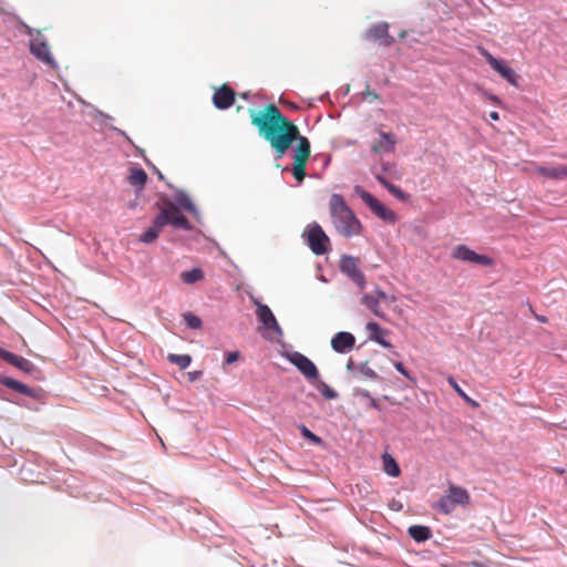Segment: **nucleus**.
I'll return each instance as SVG.
<instances>
[{
    "mask_svg": "<svg viewBox=\"0 0 567 567\" xmlns=\"http://www.w3.org/2000/svg\"><path fill=\"white\" fill-rule=\"evenodd\" d=\"M401 38H404L405 37V31H403L401 34H400Z\"/></svg>",
    "mask_w": 567,
    "mask_h": 567,
    "instance_id": "8fccbe9b",
    "label": "nucleus"
},
{
    "mask_svg": "<svg viewBox=\"0 0 567 567\" xmlns=\"http://www.w3.org/2000/svg\"><path fill=\"white\" fill-rule=\"evenodd\" d=\"M316 388L322 394V396L327 400H333L338 396V393L331 389L326 382L317 380Z\"/></svg>",
    "mask_w": 567,
    "mask_h": 567,
    "instance_id": "cd10ccee",
    "label": "nucleus"
},
{
    "mask_svg": "<svg viewBox=\"0 0 567 567\" xmlns=\"http://www.w3.org/2000/svg\"><path fill=\"white\" fill-rule=\"evenodd\" d=\"M536 319H537L539 322H543V323L547 322V318H546V317H544V316H536Z\"/></svg>",
    "mask_w": 567,
    "mask_h": 567,
    "instance_id": "c03bdc74",
    "label": "nucleus"
},
{
    "mask_svg": "<svg viewBox=\"0 0 567 567\" xmlns=\"http://www.w3.org/2000/svg\"><path fill=\"white\" fill-rule=\"evenodd\" d=\"M157 239L156 233L151 229H146L140 237V240L144 244H151Z\"/></svg>",
    "mask_w": 567,
    "mask_h": 567,
    "instance_id": "473e14b6",
    "label": "nucleus"
},
{
    "mask_svg": "<svg viewBox=\"0 0 567 567\" xmlns=\"http://www.w3.org/2000/svg\"><path fill=\"white\" fill-rule=\"evenodd\" d=\"M365 39L374 42H379L383 47H390L393 44L394 39L389 34V24L381 22L372 25L365 32Z\"/></svg>",
    "mask_w": 567,
    "mask_h": 567,
    "instance_id": "f8f14e48",
    "label": "nucleus"
},
{
    "mask_svg": "<svg viewBox=\"0 0 567 567\" xmlns=\"http://www.w3.org/2000/svg\"><path fill=\"white\" fill-rule=\"evenodd\" d=\"M377 181L383 185L388 190H389V187H392L393 184L390 183L389 181H386L382 175H377Z\"/></svg>",
    "mask_w": 567,
    "mask_h": 567,
    "instance_id": "e433bc0d",
    "label": "nucleus"
},
{
    "mask_svg": "<svg viewBox=\"0 0 567 567\" xmlns=\"http://www.w3.org/2000/svg\"><path fill=\"white\" fill-rule=\"evenodd\" d=\"M450 385L455 390V392L461 396L463 398L466 402L471 403L473 406H476L477 403L475 401H473L472 399H470L466 393L460 388V385L457 384V382L454 380L453 377H450L447 379Z\"/></svg>",
    "mask_w": 567,
    "mask_h": 567,
    "instance_id": "7c9ffc66",
    "label": "nucleus"
},
{
    "mask_svg": "<svg viewBox=\"0 0 567 567\" xmlns=\"http://www.w3.org/2000/svg\"><path fill=\"white\" fill-rule=\"evenodd\" d=\"M257 317L262 324L271 330H275L276 332L280 333L281 329L270 310V308L267 305L257 303Z\"/></svg>",
    "mask_w": 567,
    "mask_h": 567,
    "instance_id": "dca6fc26",
    "label": "nucleus"
},
{
    "mask_svg": "<svg viewBox=\"0 0 567 567\" xmlns=\"http://www.w3.org/2000/svg\"><path fill=\"white\" fill-rule=\"evenodd\" d=\"M362 303L369 308L377 317L384 319V313L380 309L379 298L373 295H364Z\"/></svg>",
    "mask_w": 567,
    "mask_h": 567,
    "instance_id": "b1692460",
    "label": "nucleus"
},
{
    "mask_svg": "<svg viewBox=\"0 0 567 567\" xmlns=\"http://www.w3.org/2000/svg\"><path fill=\"white\" fill-rule=\"evenodd\" d=\"M389 192L394 195L396 198L399 199H404L405 198V194L403 193L402 189H400L398 186H395L393 184L392 187H389Z\"/></svg>",
    "mask_w": 567,
    "mask_h": 567,
    "instance_id": "72a5a7b5",
    "label": "nucleus"
},
{
    "mask_svg": "<svg viewBox=\"0 0 567 567\" xmlns=\"http://www.w3.org/2000/svg\"><path fill=\"white\" fill-rule=\"evenodd\" d=\"M157 175H158L159 179H164V176H163V174L159 171H157Z\"/></svg>",
    "mask_w": 567,
    "mask_h": 567,
    "instance_id": "a18cd8bd",
    "label": "nucleus"
},
{
    "mask_svg": "<svg viewBox=\"0 0 567 567\" xmlns=\"http://www.w3.org/2000/svg\"><path fill=\"white\" fill-rule=\"evenodd\" d=\"M367 330L370 333V339L378 342L380 346L384 348H392V344L385 340V336H388V330L380 327L377 322H368L367 323Z\"/></svg>",
    "mask_w": 567,
    "mask_h": 567,
    "instance_id": "f3484780",
    "label": "nucleus"
},
{
    "mask_svg": "<svg viewBox=\"0 0 567 567\" xmlns=\"http://www.w3.org/2000/svg\"><path fill=\"white\" fill-rule=\"evenodd\" d=\"M470 503L468 492L461 487L451 484L447 492L442 496L434 505L433 508L441 512L442 514L449 515L458 505L465 506Z\"/></svg>",
    "mask_w": 567,
    "mask_h": 567,
    "instance_id": "7ed1b4c3",
    "label": "nucleus"
},
{
    "mask_svg": "<svg viewBox=\"0 0 567 567\" xmlns=\"http://www.w3.org/2000/svg\"><path fill=\"white\" fill-rule=\"evenodd\" d=\"M181 278L185 284H195L204 278V272L199 268H194L181 274Z\"/></svg>",
    "mask_w": 567,
    "mask_h": 567,
    "instance_id": "a878e982",
    "label": "nucleus"
},
{
    "mask_svg": "<svg viewBox=\"0 0 567 567\" xmlns=\"http://www.w3.org/2000/svg\"><path fill=\"white\" fill-rule=\"evenodd\" d=\"M30 51L38 60H40L44 64L53 69L58 68V64L50 51V45L40 33L31 39Z\"/></svg>",
    "mask_w": 567,
    "mask_h": 567,
    "instance_id": "1a4fd4ad",
    "label": "nucleus"
},
{
    "mask_svg": "<svg viewBox=\"0 0 567 567\" xmlns=\"http://www.w3.org/2000/svg\"><path fill=\"white\" fill-rule=\"evenodd\" d=\"M184 320L186 324L192 329H199L202 327L200 318L190 312L184 313Z\"/></svg>",
    "mask_w": 567,
    "mask_h": 567,
    "instance_id": "2f4dec72",
    "label": "nucleus"
},
{
    "mask_svg": "<svg viewBox=\"0 0 567 567\" xmlns=\"http://www.w3.org/2000/svg\"><path fill=\"white\" fill-rule=\"evenodd\" d=\"M365 95H368L371 100H379L380 99V95L373 91H370V90H367V92L364 93Z\"/></svg>",
    "mask_w": 567,
    "mask_h": 567,
    "instance_id": "a19ab883",
    "label": "nucleus"
},
{
    "mask_svg": "<svg viewBox=\"0 0 567 567\" xmlns=\"http://www.w3.org/2000/svg\"><path fill=\"white\" fill-rule=\"evenodd\" d=\"M355 194L364 202L371 212L384 221L394 223L395 214L388 209L378 198L364 190L361 186L354 187Z\"/></svg>",
    "mask_w": 567,
    "mask_h": 567,
    "instance_id": "39448f33",
    "label": "nucleus"
},
{
    "mask_svg": "<svg viewBox=\"0 0 567 567\" xmlns=\"http://www.w3.org/2000/svg\"><path fill=\"white\" fill-rule=\"evenodd\" d=\"M176 205L188 213H196V207L185 192L178 190L175 195Z\"/></svg>",
    "mask_w": 567,
    "mask_h": 567,
    "instance_id": "393cba45",
    "label": "nucleus"
},
{
    "mask_svg": "<svg viewBox=\"0 0 567 567\" xmlns=\"http://www.w3.org/2000/svg\"><path fill=\"white\" fill-rule=\"evenodd\" d=\"M238 359H239V352H237V351L229 352L226 355L225 363L231 364V363L236 362Z\"/></svg>",
    "mask_w": 567,
    "mask_h": 567,
    "instance_id": "f704fd0d",
    "label": "nucleus"
},
{
    "mask_svg": "<svg viewBox=\"0 0 567 567\" xmlns=\"http://www.w3.org/2000/svg\"><path fill=\"white\" fill-rule=\"evenodd\" d=\"M452 257L454 259H458L462 261H467V262L477 264V265L487 266V267L493 265L492 258H489L486 255H480V254L475 252L474 250L470 249L465 245L456 246L452 252Z\"/></svg>",
    "mask_w": 567,
    "mask_h": 567,
    "instance_id": "9b49d317",
    "label": "nucleus"
},
{
    "mask_svg": "<svg viewBox=\"0 0 567 567\" xmlns=\"http://www.w3.org/2000/svg\"><path fill=\"white\" fill-rule=\"evenodd\" d=\"M377 181L383 185L388 190H389V187H392L393 184L390 183L389 181H386L382 175H377Z\"/></svg>",
    "mask_w": 567,
    "mask_h": 567,
    "instance_id": "58836bf2",
    "label": "nucleus"
},
{
    "mask_svg": "<svg viewBox=\"0 0 567 567\" xmlns=\"http://www.w3.org/2000/svg\"><path fill=\"white\" fill-rule=\"evenodd\" d=\"M535 172L539 175L550 179H565L567 178V166L559 165L557 167H543L535 166Z\"/></svg>",
    "mask_w": 567,
    "mask_h": 567,
    "instance_id": "aec40b11",
    "label": "nucleus"
},
{
    "mask_svg": "<svg viewBox=\"0 0 567 567\" xmlns=\"http://www.w3.org/2000/svg\"><path fill=\"white\" fill-rule=\"evenodd\" d=\"M377 181L383 185L388 190H389V187H392L393 184L390 183L389 181H386L382 175H377Z\"/></svg>",
    "mask_w": 567,
    "mask_h": 567,
    "instance_id": "4c0bfd02",
    "label": "nucleus"
},
{
    "mask_svg": "<svg viewBox=\"0 0 567 567\" xmlns=\"http://www.w3.org/2000/svg\"><path fill=\"white\" fill-rule=\"evenodd\" d=\"M164 214H158L155 219L153 220L152 226L148 228L153 233H156V236L161 234L162 229L166 226V219Z\"/></svg>",
    "mask_w": 567,
    "mask_h": 567,
    "instance_id": "c756f323",
    "label": "nucleus"
},
{
    "mask_svg": "<svg viewBox=\"0 0 567 567\" xmlns=\"http://www.w3.org/2000/svg\"><path fill=\"white\" fill-rule=\"evenodd\" d=\"M355 338L350 332H338L331 339V347L336 352L344 353L354 347Z\"/></svg>",
    "mask_w": 567,
    "mask_h": 567,
    "instance_id": "2eb2a0df",
    "label": "nucleus"
},
{
    "mask_svg": "<svg viewBox=\"0 0 567 567\" xmlns=\"http://www.w3.org/2000/svg\"><path fill=\"white\" fill-rule=\"evenodd\" d=\"M235 102V92L228 85H221L213 95V103L219 110L229 109Z\"/></svg>",
    "mask_w": 567,
    "mask_h": 567,
    "instance_id": "ddd939ff",
    "label": "nucleus"
},
{
    "mask_svg": "<svg viewBox=\"0 0 567 567\" xmlns=\"http://www.w3.org/2000/svg\"><path fill=\"white\" fill-rule=\"evenodd\" d=\"M128 182L133 186H137L140 189H143L147 182V174L142 168L133 167L130 171Z\"/></svg>",
    "mask_w": 567,
    "mask_h": 567,
    "instance_id": "4be33fe9",
    "label": "nucleus"
},
{
    "mask_svg": "<svg viewBox=\"0 0 567 567\" xmlns=\"http://www.w3.org/2000/svg\"><path fill=\"white\" fill-rule=\"evenodd\" d=\"M395 369L401 373L403 374L404 377H406L408 379H411L409 372L406 371V369L404 368L403 363L402 362H396L394 364Z\"/></svg>",
    "mask_w": 567,
    "mask_h": 567,
    "instance_id": "c9c22d12",
    "label": "nucleus"
},
{
    "mask_svg": "<svg viewBox=\"0 0 567 567\" xmlns=\"http://www.w3.org/2000/svg\"><path fill=\"white\" fill-rule=\"evenodd\" d=\"M288 361L309 381L319 379V371L315 363L305 354L293 351L287 354Z\"/></svg>",
    "mask_w": 567,
    "mask_h": 567,
    "instance_id": "0eeeda50",
    "label": "nucleus"
},
{
    "mask_svg": "<svg viewBox=\"0 0 567 567\" xmlns=\"http://www.w3.org/2000/svg\"><path fill=\"white\" fill-rule=\"evenodd\" d=\"M3 352H8V351L0 348V353H3ZM0 358L2 359V354H0Z\"/></svg>",
    "mask_w": 567,
    "mask_h": 567,
    "instance_id": "49530a36",
    "label": "nucleus"
},
{
    "mask_svg": "<svg viewBox=\"0 0 567 567\" xmlns=\"http://www.w3.org/2000/svg\"><path fill=\"white\" fill-rule=\"evenodd\" d=\"M307 243L313 254L323 255L328 250L329 237L321 226L313 224L307 231Z\"/></svg>",
    "mask_w": 567,
    "mask_h": 567,
    "instance_id": "6e6552de",
    "label": "nucleus"
},
{
    "mask_svg": "<svg viewBox=\"0 0 567 567\" xmlns=\"http://www.w3.org/2000/svg\"><path fill=\"white\" fill-rule=\"evenodd\" d=\"M3 352H8V351L0 348V353H3ZM0 358L2 359V354H0Z\"/></svg>",
    "mask_w": 567,
    "mask_h": 567,
    "instance_id": "09e8293b",
    "label": "nucleus"
},
{
    "mask_svg": "<svg viewBox=\"0 0 567 567\" xmlns=\"http://www.w3.org/2000/svg\"><path fill=\"white\" fill-rule=\"evenodd\" d=\"M329 213L333 227L339 235L351 238L361 234L362 224L348 206L342 195H331Z\"/></svg>",
    "mask_w": 567,
    "mask_h": 567,
    "instance_id": "f03ea898",
    "label": "nucleus"
},
{
    "mask_svg": "<svg viewBox=\"0 0 567 567\" xmlns=\"http://www.w3.org/2000/svg\"><path fill=\"white\" fill-rule=\"evenodd\" d=\"M250 121L259 135L274 148L277 158H281L296 141L292 175L298 182L306 177V166L311 155L310 142L300 135L298 126L287 118L272 103L261 111L249 110Z\"/></svg>",
    "mask_w": 567,
    "mask_h": 567,
    "instance_id": "f257e3e1",
    "label": "nucleus"
},
{
    "mask_svg": "<svg viewBox=\"0 0 567 567\" xmlns=\"http://www.w3.org/2000/svg\"><path fill=\"white\" fill-rule=\"evenodd\" d=\"M409 535L415 542H425L431 537V529L427 526L413 525L409 528Z\"/></svg>",
    "mask_w": 567,
    "mask_h": 567,
    "instance_id": "5701e85b",
    "label": "nucleus"
},
{
    "mask_svg": "<svg viewBox=\"0 0 567 567\" xmlns=\"http://www.w3.org/2000/svg\"><path fill=\"white\" fill-rule=\"evenodd\" d=\"M373 296L378 297L379 301H381V300L382 301H388V295L384 291H382V290H379V289L375 290Z\"/></svg>",
    "mask_w": 567,
    "mask_h": 567,
    "instance_id": "ea45409f",
    "label": "nucleus"
},
{
    "mask_svg": "<svg viewBox=\"0 0 567 567\" xmlns=\"http://www.w3.org/2000/svg\"><path fill=\"white\" fill-rule=\"evenodd\" d=\"M299 430H300L301 435L305 439H307L310 442H312L313 444H316V445H322L323 444L322 439L319 437L318 435H316L315 433H312L306 425L301 424L299 426Z\"/></svg>",
    "mask_w": 567,
    "mask_h": 567,
    "instance_id": "c85d7f7f",
    "label": "nucleus"
},
{
    "mask_svg": "<svg viewBox=\"0 0 567 567\" xmlns=\"http://www.w3.org/2000/svg\"><path fill=\"white\" fill-rule=\"evenodd\" d=\"M167 359L171 363L178 365L179 369H182V370L186 369L192 362V358L188 354L171 353V354H168Z\"/></svg>",
    "mask_w": 567,
    "mask_h": 567,
    "instance_id": "bb28decb",
    "label": "nucleus"
},
{
    "mask_svg": "<svg viewBox=\"0 0 567 567\" xmlns=\"http://www.w3.org/2000/svg\"><path fill=\"white\" fill-rule=\"evenodd\" d=\"M159 214L165 215L166 225H172L175 228L183 230H192L193 226L188 219L181 213L178 206L167 197H163L161 202L156 203Z\"/></svg>",
    "mask_w": 567,
    "mask_h": 567,
    "instance_id": "20e7f679",
    "label": "nucleus"
},
{
    "mask_svg": "<svg viewBox=\"0 0 567 567\" xmlns=\"http://www.w3.org/2000/svg\"><path fill=\"white\" fill-rule=\"evenodd\" d=\"M188 375H189V379L192 381H194V380H196L200 375V372L199 371L189 372Z\"/></svg>",
    "mask_w": 567,
    "mask_h": 567,
    "instance_id": "79ce46f5",
    "label": "nucleus"
},
{
    "mask_svg": "<svg viewBox=\"0 0 567 567\" xmlns=\"http://www.w3.org/2000/svg\"><path fill=\"white\" fill-rule=\"evenodd\" d=\"M489 117L494 121H497L499 118V115L497 112L494 111L489 113Z\"/></svg>",
    "mask_w": 567,
    "mask_h": 567,
    "instance_id": "37998d69",
    "label": "nucleus"
},
{
    "mask_svg": "<svg viewBox=\"0 0 567 567\" xmlns=\"http://www.w3.org/2000/svg\"><path fill=\"white\" fill-rule=\"evenodd\" d=\"M3 352H8V351L0 348V353H3ZM0 358L2 359V354H0Z\"/></svg>",
    "mask_w": 567,
    "mask_h": 567,
    "instance_id": "de8ad7c7",
    "label": "nucleus"
},
{
    "mask_svg": "<svg viewBox=\"0 0 567 567\" xmlns=\"http://www.w3.org/2000/svg\"><path fill=\"white\" fill-rule=\"evenodd\" d=\"M380 140L371 145V151L375 154L393 153L396 145V136L393 133L379 132Z\"/></svg>",
    "mask_w": 567,
    "mask_h": 567,
    "instance_id": "4468645a",
    "label": "nucleus"
},
{
    "mask_svg": "<svg viewBox=\"0 0 567 567\" xmlns=\"http://www.w3.org/2000/svg\"><path fill=\"white\" fill-rule=\"evenodd\" d=\"M2 359L10 363L11 365L24 371V372H31L34 368L33 363L29 360L24 359L23 357L17 355L12 352H3Z\"/></svg>",
    "mask_w": 567,
    "mask_h": 567,
    "instance_id": "6ab92c4d",
    "label": "nucleus"
},
{
    "mask_svg": "<svg viewBox=\"0 0 567 567\" xmlns=\"http://www.w3.org/2000/svg\"><path fill=\"white\" fill-rule=\"evenodd\" d=\"M480 54L486 60V62L491 65L493 70L498 72L503 79H505L509 84L514 86H518V75L517 73L506 65L502 60L494 58L485 48H478Z\"/></svg>",
    "mask_w": 567,
    "mask_h": 567,
    "instance_id": "423d86ee",
    "label": "nucleus"
},
{
    "mask_svg": "<svg viewBox=\"0 0 567 567\" xmlns=\"http://www.w3.org/2000/svg\"><path fill=\"white\" fill-rule=\"evenodd\" d=\"M383 471L392 477H398L401 474L400 466L392 455L384 453L382 455Z\"/></svg>",
    "mask_w": 567,
    "mask_h": 567,
    "instance_id": "412c9836",
    "label": "nucleus"
},
{
    "mask_svg": "<svg viewBox=\"0 0 567 567\" xmlns=\"http://www.w3.org/2000/svg\"><path fill=\"white\" fill-rule=\"evenodd\" d=\"M0 383L9 389H12L19 393H22L30 398H35V390L29 388L27 384H23L12 378L9 377H0Z\"/></svg>",
    "mask_w": 567,
    "mask_h": 567,
    "instance_id": "a211bd4d",
    "label": "nucleus"
},
{
    "mask_svg": "<svg viewBox=\"0 0 567 567\" xmlns=\"http://www.w3.org/2000/svg\"><path fill=\"white\" fill-rule=\"evenodd\" d=\"M340 270L347 275L361 289L365 287V277L359 267V259L343 255L340 259Z\"/></svg>",
    "mask_w": 567,
    "mask_h": 567,
    "instance_id": "9d476101",
    "label": "nucleus"
}]
</instances>
